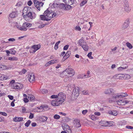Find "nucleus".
<instances>
[{
	"label": "nucleus",
	"mask_w": 133,
	"mask_h": 133,
	"mask_svg": "<svg viewBox=\"0 0 133 133\" xmlns=\"http://www.w3.org/2000/svg\"><path fill=\"white\" fill-rule=\"evenodd\" d=\"M130 23L129 19H127L125 21L122 26L123 29H125L129 27Z\"/></svg>",
	"instance_id": "nucleus-10"
},
{
	"label": "nucleus",
	"mask_w": 133,
	"mask_h": 133,
	"mask_svg": "<svg viewBox=\"0 0 133 133\" xmlns=\"http://www.w3.org/2000/svg\"><path fill=\"white\" fill-rule=\"evenodd\" d=\"M16 12H13L10 14L9 16L11 18H14L16 15Z\"/></svg>",
	"instance_id": "nucleus-26"
},
{
	"label": "nucleus",
	"mask_w": 133,
	"mask_h": 133,
	"mask_svg": "<svg viewBox=\"0 0 133 133\" xmlns=\"http://www.w3.org/2000/svg\"><path fill=\"white\" fill-rule=\"evenodd\" d=\"M26 28L24 23L23 24L22 26L21 27V30L26 31L27 30Z\"/></svg>",
	"instance_id": "nucleus-30"
},
{
	"label": "nucleus",
	"mask_w": 133,
	"mask_h": 133,
	"mask_svg": "<svg viewBox=\"0 0 133 133\" xmlns=\"http://www.w3.org/2000/svg\"><path fill=\"white\" fill-rule=\"evenodd\" d=\"M65 71L69 75V77H71L73 76L75 74V72L74 70L71 68H69L66 69Z\"/></svg>",
	"instance_id": "nucleus-5"
},
{
	"label": "nucleus",
	"mask_w": 133,
	"mask_h": 133,
	"mask_svg": "<svg viewBox=\"0 0 133 133\" xmlns=\"http://www.w3.org/2000/svg\"><path fill=\"white\" fill-rule=\"evenodd\" d=\"M128 95L127 94L123 93L114 94L112 96V99L110 100V99L109 101V102L114 101L117 98L126 97L128 96Z\"/></svg>",
	"instance_id": "nucleus-2"
},
{
	"label": "nucleus",
	"mask_w": 133,
	"mask_h": 133,
	"mask_svg": "<svg viewBox=\"0 0 133 133\" xmlns=\"http://www.w3.org/2000/svg\"><path fill=\"white\" fill-rule=\"evenodd\" d=\"M57 99L62 104L65 101V96L63 92H60L58 94Z\"/></svg>",
	"instance_id": "nucleus-3"
},
{
	"label": "nucleus",
	"mask_w": 133,
	"mask_h": 133,
	"mask_svg": "<svg viewBox=\"0 0 133 133\" xmlns=\"http://www.w3.org/2000/svg\"><path fill=\"white\" fill-rule=\"evenodd\" d=\"M15 26L19 30H21V26L18 24H17Z\"/></svg>",
	"instance_id": "nucleus-51"
},
{
	"label": "nucleus",
	"mask_w": 133,
	"mask_h": 133,
	"mask_svg": "<svg viewBox=\"0 0 133 133\" xmlns=\"http://www.w3.org/2000/svg\"><path fill=\"white\" fill-rule=\"evenodd\" d=\"M75 123H74L75 125L77 128H78L81 126V124L79 123L80 121L79 120H76L75 121Z\"/></svg>",
	"instance_id": "nucleus-24"
},
{
	"label": "nucleus",
	"mask_w": 133,
	"mask_h": 133,
	"mask_svg": "<svg viewBox=\"0 0 133 133\" xmlns=\"http://www.w3.org/2000/svg\"><path fill=\"white\" fill-rule=\"evenodd\" d=\"M8 40L9 41L14 42L15 41V39L14 38H10Z\"/></svg>",
	"instance_id": "nucleus-61"
},
{
	"label": "nucleus",
	"mask_w": 133,
	"mask_h": 133,
	"mask_svg": "<svg viewBox=\"0 0 133 133\" xmlns=\"http://www.w3.org/2000/svg\"><path fill=\"white\" fill-rule=\"evenodd\" d=\"M34 117V115L33 114L31 113L30 114V115L29 116V118L30 119H32Z\"/></svg>",
	"instance_id": "nucleus-50"
},
{
	"label": "nucleus",
	"mask_w": 133,
	"mask_h": 133,
	"mask_svg": "<svg viewBox=\"0 0 133 133\" xmlns=\"http://www.w3.org/2000/svg\"><path fill=\"white\" fill-rule=\"evenodd\" d=\"M41 92L43 94H45L47 93L48 92V91L46 89H42L41 90Z\"/></svg>",
	"instance_id": "nucleus-40"
},
{
	"label": "nucleus",
	"mask_w": 133,
	"mask_h": 133,
	"mask_svg": "<svg viewBox=\"0 0 133 133\" xmlns=\"http://www.w3.org/2000/svg\"><path fill=\"white\" fill-rule=\"evenodd\" d=\"M54 118L56 119H59L60 118V116L58 115H55L54 116Z\"/></svg>",
	"instance_id": "nucleus-49"
},
{
	"label": "nucleus",
	"mask_w": 133,
	"mask_h": 133,
	"mask_svg": "<svg viewBox=\"0 0 133 133\" xmlns=\"http://www.w3.org/2000/svg\"><path fill=\"white\" fill-rule=\"evenodd\" d=\"M108 113L114 116H116L118 114L117 111L114 110L109 111H108Z\"/></svg>",
	"instance_id": "nucleus-19"
},
{
	"label": "nucleus",
	"mask_w": 133,
	"mask_h": 133,
	"mask_svg": "<svg viewBox=\"0 0 133 133\" xmlns=\"http://www.w3.org/2000/svg\"><path fill=\"white\" fill-rule=\"evenodd\" d=\"M8 97L10 100H12L13 99L14 97L12 96L8 95Z\"/></svg>",
	"instance_id": "nucleus-58"
},
{
	"label": "nucleus",
	"mask_w": 133,
	"mask_h": 133,
	"mask_svg": "<svg viewBox=\"0 0 133 133\" xmlns=\"http://www.w3.org/2000/svg\"><path fill=\"white\" fill-rule=\"evenodd\" d=\"M34 2L36 8L39 11L40 10V8L44 4L43 2H39L36 0H34Z\"/></svg>",
	"instance_id": "nucleus-4"
},
{
	"label": "nucleus",
	"mask_w": 133,
	"mask_h": 133,
	"mask_svg": "<svg viewBox=\"0 0 133 133\" xmlns=\"http://www.w3.org/2000/svg\"><path fill=\"white\" fill-rule=\"evenodd\" d=\"M58 97V95H53L51 96V98H57V97Z\"/></svg>",
	"instance_id": "nucleus-48"
},
{
	"label": "nucleus",
	"mask_w": 133,
	"mask_h": 133,
	"mask_svg": "<svg viewBox=\"0 0 133 133\" xmlns=\"http://www.w3.org/2000/svg\"><path fill=\"white\" fill-rule=\"evenodd\" d=\"M128 68V66L125 67H120L118 68L117 69L119 71H121L123 70L124 69H127Z\"/></svg>",
	"instance_id": "nucleus-36"
},
{
	"label": "nucleus",
	"mask_w": 133,
	"mask_h": 133,
	"mask_svg": "<svg viewBox=\"0 0 133 133\" xmlns=\"http://www.w3.org/2000/svg\"><path fill=\"white\" fill-rule=\"evenodd\" d=\"M26 28L24 23L23 24L22 26L21 27V30L26 31L27 30Z\"/></svg>",
	"instance_id": "nucleus-31"
},
{
	"label": "nucleus",
	"mask_w": 133,
	"mask_h": 133,
	"mask_svg": "<svg viewBox=\"0 0 133 133\" xmlns=\"http://www.w3.org/2000/svg\"><path fill=\"white\" fill-rule=\"evenodd\" d=\"M71 55V52L70 51H68L66 54H65V56L63 57V58L65 59H66L68 58Z\"/></svg>",
	"instance_id": "nucleus-23"
},
{
	"label": "nucleus",
	"mask_w": 133,
	"mask_h": 133,
	"mask_svg": "<svg viewBox=\"0 0 133 133\" xmlns=\"http://www.w3.org/2000/svg\"><path fill=\"white\" fill-rule=\"evenodd\" d=\"M56 15L55 12L48 9L44 11V15L40 16V18L42 20L48 21L50 20Z\"/></svg>",
	"instance_id": "nucleus-1"
},
{
	"label": "nucleus",
	"mask_w": 133,
	"mask_h": 133,
	"mask_svg": "<svg viewBox=\"0 0 133 133\" xmlns=\"http://www.w3.org/2000/svg\"><path fill=\"white\" fill-rule=\"evenodd\" d=\"M11 51V54H12L14 55L16 52V51L15 50L13 49H11L10 50Z\"/></svg>",
	"instance_id": "nucleus-47"
},
{
	"label": "nucleus",
	"mask_w": 133,
	"mask_h": 133,
	"mask_svg": "<svg viewBox=\"0 0 133 133\" xmlns=\"http://www.w3.org/2000/svg\"><path fill=\"white\" fill-rule=\"evenodd\" d=\"M88 111L87 110H83L82 111V114L83 115H85L87 112Z\"/></svg>",
	"instance_id": "nucleus-60"
},
{
	"label": "nucleus",
	"mask_w": 133,
	"mask_h": 133,
	"mask_svg": "<svg viewBox=\"0 0 133 133\" xmlns=\"http://www.w3.org/2000/svg\"><path fill=\"white\" fill-rule=\"evenodd\" d=\"M17 58L15 57H9L8 58V60L11 61H17L18 60Z\"/></svg>",
	"instance_id": "nucleus-25"
},
{
	"label": "nucleus",
	"mask_w": 133,
	"mask_h": 133,
	"mask_svg": "<svg viewBox=\"0 0 133 133\" xmlns=\"http://www.w3.org/2000/svg\"><path fill=\"white\" fill-rule=\"evenodd\" d=\"M87 2L86 0H84L82 1L80 4V5L81 6H82L86 4Z\"/></svg>",
	"instance_id": "nucleus-34"
},
{
	"label": "nucleus",
	"mask_w": 133,
	"mask_h": 133,
	"mask_svg": "<svg viewBox=\"0 0 133 133\" xmlns=\"http://www.w3.org/2000/svg\"><path fill=\"white\" fill-rule=\"evenodd\" d=\"M84 50L85 51H87L88 50V47L87 44L86 43L84 44L82 46Z\"/></svg>",
	"instance_id": "nucleus-28"
},
{
	"label": "nucleus",
	"mask_w": 133,
	"mask_h": 133,
	"mask_svg": "<svg viewBox=\"0 0 133 133\" xmlns=\"http://www.w3.org/2000/svg\"><path fill=\"white\" fill-rule=\"evenodd\" d=\"M12 88L15 89H20L22 88L23 85L22 84L19 83H16L11 84V85Z\"/></svg>",
	"instance_id": "nucleus-6"
},
{
	"label": "nucleus",
	"mask_w": 133,
	"mask_h": 133,
	"mask_svg": "<svg viewBox=\"0 0 133 133\" xmlns=\"http://www.w3.org/2000/svg\"><path fill=\"white\" fill-rule=\"evenodd\" d=\"M45 24H43L38 26V28H41L44 27L45 26Z\"/></svg>",
	"instance_id": "nucleus-62"
},
{
	"label": "nucleus",
	"mask_w": 133,
	"mask_h": 133,
	"mask_svg": "<svg viewBox=\"0 0 133 133\" xmlns=\"http://www.w3.org/2000/svg\"><path fill=\"white\" fill-rule=\"evenodd\" d=\"M48 118L47 117L45 116H42L41 118L42 122H45L48 119Z\"/></svg>",
	"instance_id": "nucleus-38"
},
{
	"label": "nucleus",
	"mask_w": 133,
	"mask_h": 133,
	"mask_svg": "<svg viewBox=\"0 0 133 133\" xmlns=\"http://www.w3.org/2000/svg\"><path fill=\"white\" fill-rule=\"evenodd\" d=\"M59 60L58 59H53L48 62L45 65V66H47L50 65L58 62Z\"/></svg>",
	"instance_id": "nucleus-12"
},
{
	"label": "nucleus",
	"mask_w": 133,
	"mask_h": 133,
	"mask_svg": "<svg viewBox=\"0 0 133 133\" xmlns=\"http://www.w3.org/2000/svg\"><path fill=\"white\" fill-rule=\"evenodd\" d=\"M130 102V101L123 100H120L117 101V103L118 105H124Z\"/></svg>",
	"instance_id": "nucleus-7"
},
{
	"label": "nucleus",
	"mask_w": 133,
	"mask_h": 133,
	"mask_svg": "<svg viewBox=\"0 0 133 133\" xmlns=\"http://www.w3.org/2000/svg\"><path fill=\"white\" fill-rule=\"evenodd\" d=\"M113 91V90L111 88H108L104 90V93L105 94H110L112 93Z\"/></svg>",
	"instance_id": "nucleus-16"
},
{
	"label": "nucleus",
	"mask_w": 133,
	"mask_h": 133,
	"mask_svg": "<svg viewBox=\"0 0 133 133\" xmlns=\"http://www.w3.org/2000/svg\"><path fill=\"white\" fill-rule=\"evenodd\" d=\"M79 88L78 87H76L72 91V94L75 96H77L79 95Z\"/></svg>",
	"instance_id": "nucleus-11"
},
{
	"label": "nucleus",
	"mask_w": 133,
	"mask_h": 133,
	"mask_svg": "<svg viewBox=\"0 0 133 133\" xmlns=\"http://www.w3.org/2000/svg\"><path fill=\"white\" fill-rule=\"evenodd\" d=\"M91 119L95 121L97 119V118L96 116L94 115H92L91 117Z\"/></svg>",
	"instance_id": "nucleus-45"
},
{
	"label": "nucleus",
	"mask_w": 133,
	"mask_h": 133,
	"mask_svg": "<svg viewBox=\"0 0 133 133\" xmlns=\"http://www.w3.org/2000/svg\"><path fill=\"white\" fill-rule=\"evenodd\" d=\"M23 119V118L22 117H15L14 119V121L16 122H19L22 121Z\"/></svg>",
	"instance_id": "nucleus-18"
},
{
	"label": "nucleus",
	"mask_w": 133,
	"mask_h": 133,
	"mask_svg": "<svg viewBox=\"0 0 133 133\" xmlns=\"http://www.w3.org/2000/svg\"><path fill=\"white\" fill-rule=\"evenodd\" d=\"M130 76L128 74H123V79H129L130 78Z\"/></svg>",
	"instance_id": "nucleus-32"
},
{
	"label": "nucleus",
	"mask_w": 133,
	"mask_h": 133,
	"mask_svg": "<svg viewBox=\"0 0 133 133\" xmlns=\"http://www.w3.org/2000/svg\"><path fill=\"white\" fill-rule=\"evenodd\" d=\"M86 43L84 41L83 39H81L79 40V45L82 47L83 46L84 44H86Z\"/></svg>",
	"instance_id": "nucleus-22"
},
{
	"label": "nucleus",
	"mask_w": 133,
	"mask_h": 133,
	"mask_svg": "<svg viewBox=\"0 0 133 133\" xmlns=\"http://www.w3.org/2000/svg\"><path fill=\"white\" fill-rule=\"evenodd\" d=\"M125 11L127 12L128 13L129 12L130 10L131 9L129 7V6H126L124 7Z\"/></svg>",
	"instance_id": "nucleus-33"
},
{
	"label": "nucleus",
	"mask_w": 133,
	"mask_h": 133,
	"mask_svg": "<svg viewBox=\"0 0 133 133\" xmlns=\"http://www.w3.org/2000/svg\"><path fill=\"white\" fill-rule=\"evenodd\" d=\"M0 114L4 116H6L7 115V114L5 112H0Z\"/></svg>",
	"instance_id": "nucleus-46"
},
{
	"label": "nucleus",
	"mask_w": 133,
	"mask_h": 133,
	"mask_svg": "<svg viewBox=\"0 0 133 133\" xmlns=\"http://www.w3.org/2000/svg\"><path fill=\"white\" fill-rule=\"evenodd\" d=\"M45 108L46 109V107L44 106H41L39 108L38 107L37 108L38 109V112H40L44 111L45 110Z\"/></svg>",
	"instance_id": "nucleus-20"
},
{
	"label": "nucleus",
	"mask_w": 133,
	"mask_h": 133,
	"mask_svg": "<svg viewBox=\"0 0 133 133\" xmlns=\"http://www.w3.org/2000/svg\"><path fill=\"white\" fill-rule=\"evenodd\" d=\"M75 30L79 31H80L81 30V28L79 26H77L75 27Z\"/></svg>",
	"instance_id": "nucleus-52"
},
{
	"label": "nucleus",
	"mask_w": 133,
	"mask_h": 133,
	"mask_svg": "<svg viewBox=\"0 0 133 133\" xmlns=\"http://www.w3.org/2000/svg\"><path fill=\"white\" fill-rule=\"evenodd\" d=\"M35 79V76L33 74H29L28 76V80L29 81L31 82L34 81Z\"/></svg>",
	"instance_id": "nucleus-13"
},
{
	"label": "nucleus",
	"mask_w": 133,
	"mask_h": 133,
	"mask_svg": "<svg viewBox=\"0 0 133 133\" xmlns=\"http://www.w3.org/2000/svg\"><path fill=\"white\" fill-rule=\"evenodd\" d=\"M32 3L31 1H29L28 3V4L29 6H30L32 4Z\"/></svg>",
	"instance_id": "nucleus-64"
},
{
	"label": "nucleus",
	"mask_w": 133,
	"mask_h": 133,
	"mask_svg": "<svg viewBox=\"0 0 133 133\" xmlns=\"http://www.w3.org/2000/svg\"><path fill=\"white\" fill-rule=\"evenodd\" d=\"M92 52H90L88 54V56L89 58L90 59H92L93 57L91 56Z\"/></svg>",
	"instance_id": "nucleus-44"
},
{
	"label": "nucleus",
	"mask_w": 133,
	"mask_h": 133,
	"mask_svg": "<svg viewBox=\"0 0 133 133\" xmlns=\"http://www.w3.org/2000/svg\"><path fill=\"white\" fill-rule=\"evenodd\" d=\"M31 123V122L30 120H28L25 124V126L28 127L29 126Z\"/></svg>",
	"instance_id": "nucleus-43"
},
{
	"label": "nucleus",
	"mask_w": 133,
	"mask_h": 133,
	"mask_svg": "<svg viewBox=\"0 0 133 133\" xmlns=\"http://www.w3.org/2000/svg\"><path fill=\"white\" fill-rule=\"evenodd\" d=\"M24 23L26 27H30L32 25V24L30 23H29L27 22H25Z\"/></svg>",
	"instance_id": "nucleus-41"
},
{
	"label": "nucleus",
	"mask_w": 133,
	"mask_h": 133,
	"mask_svg": "<svg viewBox=\"0 0 133 133\" xmlns=\"http://www.w3.org/2000/svg\"><path fill=\"white\" fill-rule=\"evenodd\" d=\"M127 46L130 49H131L132 48V46L131 44L127 42L126 43Z\"/></svg>",
	"instance_id": "nucleus-39"
},
{
	"label": "nucleus",
	"mask_w": 133,
	"mask_h": 133,
	"mask_svg": "<svg viewBox=\"0 0 133 133\" xmlns=\"http://www.w3.org/2000/svg\"><path fill=\"white\" fill-rule=\"evenodd\" d=\"M63 1L65 3L71 5L74 3L75 0H63Z\"/></svg>",
	"instance_id": "nucleus-17"
},
{
	"label": "nucleus",
	"mask_w": 133,
	"mask_h": 133,
	"mask_svg": "<svg viewBox=\"0 0 133 133\" xmlns=\"http://www.w3.org/2000/svg\"><path fill=\"white\" fill-rule=\"evenodd\" d=\"M126 128L128 129H133V127L129 125H127L126 126Z\"/></svg>",
	"instance_id": "nucleus-54"
},
{
	"label": "nucleus",
	"mask_w": 133,
	"mask_h": 133,
	"mask_svg": "<svg viewBox=\"0 0 133 133\" xmlns=\"http://www.w3.org/2000/svg\"><path fill=\"white\" fill-rule=\"evenodd\" d=\"M107 122V125H106V126H107V125L108 126H111L112 125V124L111 123H112V122H110L109 123Z\"/></svg>",
	"instance_id": "nucleus-59"
},
{
	"label": "nucleus",
	"mask_w": 133,
	"mask_h": 133,
	"mask_svg": "<svg viewBox=\"0 0 133 133\" xmlns=\"http://www.w3.org/2000/svg\"><path fill=\"white\" fill-rule=\"evenodd\" d=\"M22 3L21 2H18L17 4L16 5L18 6H20L22 4Z\"/></svg>",
	"instance_id": "nucleus-53"
},
{
	"label": "nucleus",
	"mask_w": 133,
	"mask_h": 133,
	"mask_svg": "<svg viewBox=\"0 0 133 133\" xmlns=\"http://www.w3.org/2000/svg\"><path fill=\"white\" fill-rule=\"evenodd\" d=\"M24 101L26 103L28 102L29 100L27 98H24L23 99Z\"/></svg>",
	"instance_id": "nucleus-63"
},
{
	"label": "nucleus",
	"mask_w": 133,
	"mask_h": 133,
	"mask_svg": "<svg viewBox=\"0 0 133 133\" xmlns=\"http://www.w3.org/2000/svg\"><path fill=\"white\" fill-rule=\"evenodd\" d=\"M39 48V47L37 45H34L32 46L31 50L33 51L32 52L34 53Z\"/></svg>",
	"instance_id": "nucleus-14"
},
{
	"label": "nucleus",
	"mask_w": 133,
	"mask_h": 133,
	"mask_svg": "<svg viewBox=\"0 0 133 133\" xmlns=\"http://www.w3.org/2000/svg\"><path fill=\"white\" fill-rule=\"evenodd\" d=\"M28 98L31 101H33L35 97L33 95H29L28 97Z\"/></svg>",
	"instance_id": "nucleus-37"
},
{
	"label": "nucleus",
	"mask_w": 133,
	"mask_h": 133,
	"mask_svg": "<svg viewBox=\"0 0 133 133\" xmlns=\"http://www.w3.org/2000/svg\"><path fill=\"white\" fill-rule=\"evenodd\" d=\"M26 15L32 19L35 18L36 16V14L35 12H28Z\"/></svg>",
	"instance_id": "nucleus-8"
},
{
	"label": "nucleus",
	"mask_w": 133,
	"mask_h": 133,
	"mask_svg": "<svg viewBox=\"0 0 133 133\" xmlns=\"http://www.w3.org/2000/svg\"><path fill=\"white\" fill-rule=\"evenodd\" d=\"M58 48V44L57 43H56L54 46V49L55 50H57Z\"/></svg>",
	"instance_id": "nucleus-56"
},
{
	"label": "nucleus",
	"mask_w": 133,
	"mask_h": 133,
	"mask_svg": "<svg viewBox=\"0 0 133 133\" xmlns=\"http://www.w3.org/2000/svg\"><path fill=\"white\" fill-rule=\"evenodd\" d=\"M71 6L70 5H66L63 7V9L65 10H68L70 9Z\"/></svg>",
	"instance_id": "nucleus-27"
},
{
	"label": "nucleus",
	"mask_w": 133,
	"mask_h": 133,
	"mask_svg": "<svg viewBox=\"0 0 133 133\" xmlns=\"http://www.w3.org/2000/svg\"><path fill=\"white\" fill-rule=\"evenodd\" d=\"M26 28L24 23L23 24L22 26L21 27V30L26 31L27 30Z\"/></svg>",
	"instance_id": "nucleus-29"
},
{
	"label": "nucleus",
	"mask_w": 133,
	"mask_h": 133,
	"mask_svg": "<svg viewBox=\"0 0 133 133\" xmlns=\"http://www.w3.org/2000/svg\"><path fill=\"white\" fill-rule=\"evenodd\" d=\"M114 77L117 79H123V74H118L115 75Z\"/></svg>",
	"instance_id": "nucleus-15"
},
{
	"label": "nucleus",
	"mask_w": 133,
	"mask_h": 133,
	"mask_svg": "<svg viewBox=\"0 0 133 133\" xmlns=\"http://www.w3.org/2000/svg\"><path fill=\"white\" fill-rule=\"evenodd\" d=\"M7 79L6 77L4 75H2L1 76V77L0 78V79L3 80H5Z\"/></svg>",
	"instance_id": "nucleus-42"
},
{
	"label": "nucleus",
	"mask_w": 133,
	"mask_h": 133,
	"mask_svg": "<svg viewBox=\"0 0 133 133\" xmlns=\"http://www.w3.org/2000/svg\"><path fill=\"white\" fill-rule=\"evenodd\" d=\"M69 46L68 45H66L63 48V50H67Z\"/></svg>",
	"instance_id": "nucleus-55"
},
{
	"label": "nucleus",
	"mask_w": 133,
	"mask_h": 133,
	"mask_svg": "<svg viewBox=\"0 0 133 133\" xmlns=\"http://www.w3.org/2000/svg\"><path fill=\"white\" fill-rule=\"evenodd\" d=\"M51 105L54 106H57L59 104H62L57 99H54L52 100L51 102Z\"/></svg>",
	"instance_id": "nucleus-9"
},
{
	"label": "nucleus",
	"mask_w": 133,
	"mask_h": 133,
	"mask_svg": "<svg viewBox=\"0 0 133 133\" xmlns=\"http://www.w3.org/2000/svg\"><path fill=\"white\" fill-rule=\"evenodd\" d=\"M90 71H87V77H86V78H88L90 77V76L89 75L90 74Z\"/></svg>",
	"instance_id": "nucleus-57"
},
{
	"label": "nucleus",
	"mask_w": 133,
	"mask_h": 133,
	"mask_svg": "<svg viewBox=\"0 0 133 133\" xmlns=\"http://www.w3.org/2000/svg\"><path fill=\"white\" fill-rule=\"evenodd\" d=\"M128 6H129V3L128 1L127 0H124V7Z\"/></svg>",
	"instance_id": "nucleus-35"
},
{
	"label": "nucleus",
	"mask_w": 133,
	"mask_h": 133,
	"mask_svg": "<svg viewBox=\"0 0 133 133\" xmlns=\"http://www.w3.org/2000/svg\"><path fill=\"white\" fill-rule=\"evenodd\" d=\"M8 69H9V68L6 65L2 64L0 65V70Z\"/></svg>",
	"instance_id": "nucleus-21"
}]
</instances>
